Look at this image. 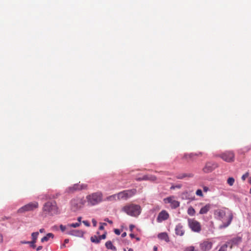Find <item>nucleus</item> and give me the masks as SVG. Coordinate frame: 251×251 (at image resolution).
<instances>
[{
	"label": "nucleus",
	"mask_w": 251,
	"mask_h": 251,
	"mask_svg": "<svg viewBox=\"0 0 251 251\" xmlns=\"http://www.w3.org/2000/svg\"><path fill=\"white\" fill-rule=\"evenodd\" d=\"M215 215L217 218L223 222V225L220 226L221 228H225L228 226L232 220L233 216L232 213L228 210L219 209L215 212Z\"/></svg>",
	"instance_id": "nucleus-1"
},
{
	"label": "nucleus",
	"mask_w": 251,
	"mask_h": 251,
	"mask_svg": "<svg viewBox=\"0 0 251 251\" xmlns=\"http://www.w3.org/2000/svg\"><path fill=\"white\" fill-rule=\"evenodd\" d=\"M122 211L129 216L137 217L141 214L142 208L139 204L129 203L122 207Z\"/></svg>",
	"instance_id": "nucleus-2"
},
{
	"label": "nucleus",
	"mask_w": 251,
	"mask_h": 251,
	"mask_svg": "<svg viewBox=\"0 0 251 251\" xmlns=\"http://www.w3.org/2000/svg\"><path fill=\"white\" fill-rule=\"evenodd\" d=\"M43 212L50 216H53L59 213L58 208L55 201H51L46 202L42 208Z\"/></svg>",
	"instance_id": "nucleus-3"
},
{
	"label": "nucleus",
	"mask_w": 251,
	"mask_h": 251,
	"mask_svg": "<svg viewBox=\"0 0 251 251\" xmlns=\"http://www.w3.org/2000/svg\"><path fill=\"white\" fill-rule=\"evenodd\" d=\"M103 195L101 192L93 193L86 197L88 203L91 205L98 204L102 201Z\"/></svg>",
	"instance_id": "nucleus-4"
},
{
	"label": "nucleus",
	"mask_w": 251,
	"mask_h": 251,
	"mask_svg": "<svg viewBox=\"0 0 251 251\" xmlns=\"http://www.w3.org/2000/svg\"><path fill=\"white\" fill-rule=\"evenodd\" d=\"M136 189L124 190L118 193V201L121 200H126L127 199L136 194Z\"/></svg>",
	"instance_id": "nucleus-5"
},
{
	"label": "nucleus",
	"mask_w": 251,
	"mask_h": 251,
	"mask_svg": "<svg viewBox=\"0 0 251 251\" xmlns=\"http://www.w3.org/2000/svg\"><path fill=\"white\" fill-rule=\"evenodd\" d=\"M39 204L38 202H31L19 208L18 210V212L19 213H23L25 212L33 211L37 208Z\"/></svg>",
	"instance_id": "nucleus-6"
},
{
	"label": "nucleus",
	"mask_w": 251,
	"mask_h": 251,
	"mask_svg": "<svg viewBox=\"0 0 251 251\" xmlns=\"http://www.w3.org/2000/svg\"><path fill=\"white\" fill-rule=\"evenodd\" d=\"M188 223L189 227L191 230L196 232H199L201 230L200 223L194 219H189Z\"/></svg>",
	"instance_id": "nucleus-7"
},
{
	"label": "nucleus",
	"mask_w": 251,
	"mask_h": 251,
	"mask_svg": "<svg viewBox=\"0 0 251 251\" xmlns=\"http://www.w3.org/2000/svg\"><path fill=\"white\" fill-rule=\"evenodd\" d=\"M83 205V202L81 199H75L71 201V208L73 211H76L80 209Z\"/></svg>",
	"instance_id": "nucleus-8"
},
{
	"label": "nucleus",
	"mask_w": 251,
	"mask_h": 251,
	"mask_svg": "<svg viewBox=\"0 0 251 251\" xmlns=\"http://www.w3.org/2000/svg\"><path fill=\"white\" fill-rule=\"evenodd\" d=\"M174 196H170L163 199L165 203H170L171 207L175 209L179 206L180 203L175 200Z\"/></svg>",
	"instance_id": "nucleus-9"
},
{
	"label": "nucleus",
	"mask_w": 251,
	"mask_h": 251,
	"mask_svg": "<svg viewBox=\"0 0 251 251\" xmlns=\"http://www.w3.org/2000/svg\"><path fill=\"white\" fill-rule=\"evenodd\" d=\"M219 157L226 162H230L234 161V154L232 151H228L221 154Z\"/></svg>",
	"instance_id": "nucleus-10"
},
{
	"label": "nucleus",
	"mask_w": 251,
	"mask_h": 251,
	"mask_svg": "<svg viewBox=\"0 0 251 251\" xmlns=\"http://www.w3.org/2000/svg\"><path fill=\"white\" fill-rule=\"evenodd\" d=\"M87 187V185L85 184H75L72 186L69 187L67 191L69 193H73L75 191L86 189Z\"/></svg>",
	"instance_id": "nucleus-11"
},
{
	"label": "nucleus",
	"mask_w": 251,
	"mask_h": 251,
	"mask_svg": "<svg viewBox=\"0 0 251 251\" xmlns=\"http://www.w3.org/2000/svg\"><path fill=\"white\" fill-rule=\"evenodd\" d=\"M218 167L217 164L212 162H207L203 168V171L204 173H208L211 172L215 168Z\"/></svg>",
	"instance_id": "nucleus-12"
},
{
	"label": "nucleus",
	"mask_w": 251,
	"mask_h": 251,
	"mask_svg": "<svg viewBox=\"0 0 251 251\" xmlns=\"http://www.w3.org/2000/svg\"><path fill=\"white\" fill-rule=\"evenodd\" d=\"M169 218V214L168 212L165 210H163L158 214L157 221L158 223H161L163 221L167 220Z\"/></svg>",
	"instance_id": "nucleus-13"
},
{
	"label": "nucleus",
	"mask_w": 251,
	"mask_h": 251,
	"mask_svg": "<svg viewBox=\"0 0 251 251\" xmlns=\"http://www.w3.org/2000/svg\"><path fill=\"white\" fill-rule=\"evenodd\" d=\"M212 242L206 240L200 244V248L201 251H208L212 248Z\"/></svg>",
	"instance_id": "nucleus-14"
},
{
	"label": "nucleus",
	"mask_w": 251,
	"mask_h": 251,
	"mask_svg": "<svg viewBox=\"0 0 251 251\" xmlns=\"http://www.w3.org/2000/svg\"><path fill=\"white\" fill-rule=\"evenodd\" d=\"M241 242L242 238L240 237H236L230 240L227 242V243L228 244L230 249H231L233 247L238 245L241 243Z\"/></svg>",
	"instance_id": "nucleus-15"
},
{
	"label": "nucleus",
	"mask_w": 251,
	"mask_h": 251,
	"mask_svg": "<svg viewBox=\"0 0 251 251\" xmlns=\"http://www.w3.org/2000/svg\"><path fill=\"white\" fill-rule=\"evenodd\" d=\"M185 231L183 229V226L179 224L176 226L175 233L177 235L183 236L184 234Z\"/></svg>",
	"instance_id": "nucleus-16"
},
{
	"label": "nucleus",
	"mask_w": 251,
	"mask_h": 251,
	"mask_svg": "<svg viewBox=\"0 0 251 251\" xmlns=\"http://www.w3.org/2000/svg\"><path fill=\"white\" fill-rule=\"evenodd\" d=\"M194 175L192 173H182L179 174L176 176V178L178 179H182L184 178L185 177H193Z\"/></svg>",
	"instance_id": "nucleus-17"
},
{
	"label": "nucleus",
	"mask_w": 251,
	"mask_h": 251,
	"mask_svg": "<svg viewBox=\"0 0 251 251\" xmlns=\"http://www.w3.org/2000/svg\"><path fill=\"white\" fill-rule=\"evenodd\" d=\"M211 205L209 203L206 204L205 206L202 207L199 213L200 214H206L211 209Z\"/></svg>",
	"instance_id": "nucleus-18"
},
{
	"label": "nucleus",
	"mask_w": 251,
	"mask_h": 251,
	"mask_svg": "<svg viewBox=\"0 0 251 251\" xmlns=\"http://www.w3.org/2000/svg\"><path fill=\"white\" fill-rule=\"evenodd\" d=\"M202 152H199L198 153H191L190 154H185L184 155L183 158L187 159L188 158H192L194 156H201Z\"/></svg>",
	"instance_id": "nucleus-19"
},
{
	"label": "nucleus",
	"mask_w": 251,
	"mask_h": 251,
	"mask_svg": "<svg viewBox=\"0 0 251 251\" xmlns=\"http://www.w3.org/2000/svg\"><path fill=\"white\" fill-rule=\"evenodd\" d=\"M158 237L161 239L165 241L166 242L170 241L169 237L166 232H162L158 235Z\"/></svg>",
	"instance_id": "nucleus-20"
},
{
	"label": "nucleus",
	"mask_w": 251,
	"mask_h": 251,
	"mask_svg": "<svg viewBox=\"0 0 251 251\" xmlns=\"http://www.w3.org/2000/svg\"><path fill=\"white\" fill-rule=\"evenodd\" d=\"M182 198L192 201L194 200L195 197L194 196H190V193L188 192H184L182 194Z\"/></svg>",
	"instance_id": "nucleus-21"
},
{
	"label": "nucleus",
	"mask_w": 251,
	"mask_h": 251,
	"mask_svg": "<svg viewBox=\"0 0 251 251\" xmlns=\"http://www.w3.org/2000/svg\"><path fill=\"white\" fill-rule=\"evenodd\" d=\"M53 237H54V235L52 233H48L46 235V236H44V237H43L41 239V242H47L49 240L50 238H53Z\"/></svg>",
	"instance_id": "nucleus-22"
},
{
	"label": "nucleus",
	"mask_w": 251,
	"mask_h": 251,
	"mask_svg": "<svg viewBox=\"0 0 251 251\" xmlns=\"http://www.w3.org/2000/svg\"><path fill=\"white\" fill-rule=\"evenodd\" d=\"M105 200L107 201H116L118 200V194L107 197Z\"/></svg>",
	"instance_id": "nucleus-23"
},
{
	"label": "nucleus",
	"mask_w": 251,
	"mask_h": 251,
	"mask_svg": "<svg viewBox=\"0 0 251 251\" xmlns=\"http://www.w3.org/2000/svg\"><path fill=\"white\" fill-rule=\"evenodd\" d=\"M69 234L75 236L82 235V232L79 230H74L68 233Z\"/></svg>",
	"instance_id": "nucleus-24"
},
{
	"label": "nucleus",
	"mask_w": 251,
	"mask_h": 251,
	"mask_svg": "<svg viewBox=\"0 0 251 251\" xmlns=\"http://www.w3.org/2000/svg\"><path fill=\"white\" fill-rule=\"evenodd\" d=\"M105 246L108 249H111L114 251L116 250V247L113 245L112 242L110 241L106 242Z\"/></svg>",
	"instance_id": "nucleus-25"
},
{
	"label": "nucleus",
	"mask_w": 251,
	"mask_h": 251,
	"mask_svg": "<svg viewBox=\"0 0 251 251\" xmlns=\"http://www.w3.org/2000/svg\"><path fill=\"white\" fill-rule=\"evenodd\" d=\"M196 211L195 209L192 206L188 208L187 210V213L188 215L191 216H193L195 215Z\"/></svg>",
	"instance_id": "nucleus-26"
},
{
	"label": "nucleus",
	"mask_w": 251,
	"mask_h": 251,
	"mask_svg": "<svg viewBox=\"0 0 251 251\" xmlns=\"http://www.w3.org/2000/svg\"><path fill=\"white\" fill-rule=\"evenodd\" d=\"M90 239H91V242L93 243L98 244V243H99L100 242V240L99 239V236H92L91 237Z\"/></svg>",
	"instance_id": "nucleus-27"
},
{
	"label": "nucleus",
	"mask_w": 251,
	"mask_h": 251,
	"mask_svg": "<svg viewBox=\"0 0 251 251\" xmlns=\"http://www.w3.org/2000/svg\"><path fill=\"white\" fill-rule=\"evenodd\" d=\"M143 180H154L156 179V177L154 176H143Z\"/></svg>",
	"instance_id": "nucleus-28"
},
{
	"label": "nucleus",
	"mask_w": 251,
	"mask_h": 251,
	"mask_svg": "<svg viewBox=\"0 0 251 251\" xmlns=\"http://www.w3.org/2000/svg\"><path fill=\"white\" fill-rule=\"evenodd\" d=\"M39 235V233L38 232H33L31 234L32 241H34V242H36V240L38 238Z\"/></svg>",
	"instance_id": "nucleus-29"
},
{
	"label": "nucleus",
	"mask_w": 251,
	"mask_h": 251,
	"mask_svg": "<svg viewBox=\"0 0 251 251\" xmlns=\"http://www.w3.org/2000/svg\"><path fill=\"white\" fill-rule=\"evenodd\" d=\"M229 246L226 242L225 244L223 245L219 249V251H226L227 247Z\"/></svg>",
	"instance_id": "nucleus-30"
},
{
	"label": "nucleus",
	"mask_w": 251,
	"mask_h": 251,
	"mask_svg": "<svg viewBox=\"0 0 251 251\" xmlns=\"http://www.w3.org/2000/svg\"><path fill=\"white\" fill-rule=\"evenodd\" d=\"M235 180L233 177H229L227 179V182L230 186H232L234 183Z\"/></svg>",
	"instance_id": "nucleus-31"
},
{
	"label": "nucleus",
	"mask_w": 251,
	"mask_h": 251,
	"mask_svg": "<svg viewBox=\"0 0 251 251\" xmlns=\"http://www.w3.org/2000/svg\"><path fill=\"white\" fill-rule=\"evenodd\" d=\"M80 223H76L68 224V226L75 228V227H78L79 226H80Z\"/></svg>",
	"instance_id": "nucleus-32"
},
{
	"label": "nucleus",
	"mask_w": 251,
	"mask_h": 251,
	"mask_svg": "<svg viewBox=\"0 0 251 251\" xmlns=\"http://www.w3.org/2000/svg\"><path fill=\"white\" fill-rule=\"evenodd\" d=\"M196 194L197 196L202 197L203 196L202 191L201 189H198L196 192Z\"/></svg>",
	"instance_id": "nucleus-33"
},
{
	"label": "nucleus",
	"mask_w": 251,
	"mask_h": 251,
	"mask_svg": "<svg viewBox=\"0 0 251 251\" xmlns=\"http://www.w3.org/2000/svg\"><path fill=\"white\" fill-rule=\"evenodd\" d=\"M249 175V173H246L244 175H243L242 176V179L243 180H245V179L248 177Z\"/></svg>",
	"instance_id": "nucleus-34"
},
{
	"label": "nucleus",
	"mask_w": 251,
	"mask_h": 251,
	"mask_svg": "<svg viewBox=\"0 0 251 251\" xmlns=\"http://www.w3.org/2000/svg\"><path fill=\"white\" fill-rule=\"evenodd\" d=\"M181 184H178V185H173L171 187L170 189H175L176 188H180L181 187Z\"/></svg>",
	"instance_id": "nucleus-35"
},
{
	"label": "nucleus",
	"mask_w": 251,
	"mask_h": 251,
	"mask_svg": "<svg viewBox=\"0 0 251 251\" xmlns=\"http://www.w3.org/2000/svg\"><path fill=\"white\" fill-rule=\"evenodd\" d=\"M195 248L194 247H188L187 248H186L184 251H195Z\"/></svg>",
	"instance_id": "nucleus-36"
},
{
	"label": "nucleus",
	"mask_w": 251,
	"mask_h": 251,
	"mask_svg": "<svg viewBox=\"0 0 251 251\" xmlns=\"http://www.w3.org/2000/svg\"><path fill=\"white\" fill-rule=\"evenodd\" d=\"M106 238V233L103 234L99 236V239L100 241L101 239H104Z\"/></svg>",
	"instance_id": "nucleus-37"
},
{
	"label": "nucleus",
	"mask_w": 251,
	"mask_h": 251,
	"mask_svg": "<svg viewBox=\"0 0 251 251\" xmlns=\"http://www.w3.org/2000/svg\"><path fill=\"white\" fill-rule=\"evenodd\" d=\"M100 225H101L99 227V229L100 230H103L104 229L103 226L104 225L106 226V223H100Z\"/></svg>",
	"instance_id": "nucleus-38"
},
{
	"label": "nucleus",
	"mask_w": 251,
	"mask_h": 251,
	"mask_svg": "<svg viewBox=\"0 0 251 251\" xmlns=\"http://www.w3.org/2000/svg\"><path fill=\"white\" fill-rule=\"evenodd\" d=\"M60 228L61 230L63 232L66 230V227L65 226H63L62 225H61L60 226Z\"/></svg>",
	"instance_id": "nucleus-39"
},
{
	"label": "nucleus",
	"mask_w": 251,
	"mask_h": 251,
	"mask_svg": "<svg viewBox=\"0 0 251 251\" xmlns=\"http://www.w3.org/2000/svg\"><path fill=\"white\" fill-rule=\"evenodd\" d=\"M30 243H29V244H30V246L33 248H35L36 247V245L35 244L36 242H34V241H30Z\"/></svg>",
	"instance_id": "nucleus-40"
},
{
	"label": "nucleus",
	"mask_w": 251,
	"mask_h": 251,
	"mask_svg": "<svg viewBox=\"0 0 251 251\" xmlns=\"http://www.w3.org/2000/svg\"><path fill=\"white\" fill-rule=\"evenodd\" d=\"M92 222L94 226H97V222L95 219H93L92 220Z\"/></svg>",
	"instance_id": "nucleus-41"
},
{
	"label": "nucleus",
	"mask_w": 251,
	"mask_h": 251,
	"mask_svg": "<svg viewBox=\"0 0 251 251\" xmlns=\"http://www.w3.org/2000/svg\"><path fill=\"white\" fill-rule=\"evenodd\" d=\"M82 223L87 226H90L89 223L88 221H83L82 222Z\"/></svg>",
	"instance_id": "nucleus-42"
},
{
	"label": "nucleus",
	"mask_w": 251,
	"mask_h": 251,
	"mask_svg": "<svg viewBox=\"0 0 251 251\" xmlns=\"http://www.w3.org/2000/svg\"><path fill=\"white\" fill-rule=\"evenodd\" d=\"M114 232L117 235H120L121 233L120 230L118 229H115L114 230Z\"/></svg>",
	"instance_id": "nucleus-43"
},
{
	"label": "nucleus",
	"mask_w": 251,
	"mask_h": 251,
	"mask_svg": "<svg viewBox=\"0 0 251 251\" xmlns=\"http://www.w3.org/2000/svg\"><path fill=\"white\" fill-rule=\"evenodd\" d=\"M69 242V240L68 239H66L64 240V244L63 245V247H65V244L68 243Z\"/></svg>",
	"instance_id": "nucleus-44"
},
{
	"label": "nucleus",
	"mask_w": 251,
	"mask_h": 251,
	"mask_svg": "<svg viewBox=\"0 0 251 251\" xmlns=\"http://www.w3.org/2000/svg\"><path fill=\"white\" fill-rule=\"evenodd\" d=\"M135 226L133 225H130L129 226V229L131 231H132L133 229L134 228Z\"/></svg>",
	"instance_id": "nucleus-45"
},
{
	"label": "nucleus",
	"mask_w": 251,
	"mask_h": 251,
	"mask_svg": "<svg viewBox=\"0 0 251 251\" xmlns=\"http://www.w3.org/2000/svg\"><path fill=\"white\" fill-rule=\"evenodd\" d=\"M203 189V191L205 192L208 191L209 190V188L206 186H204Z\"/></svg>",
	"instance_id": "nucleus-46"
},
{
	"label": "nucleus",
	"mask_w": 251,
	"mask_h": 251,
	"mask_svg": "<svg viewBox=\"0 0 251 251\" xmlns=\"http://www.w3.org/2000/svg\"><path fill=\"white\" fill-rule=\"evenodd\" d=\"M105 221H107L108 223H109L110 224H112L113 223L112 221L111 220H109L108 219H106L105 220Z\"/></svg>",
	"instance_id": "nucleus-47"
},
{
	"label": "nucleus",
	"mask_w": 251,
	"mask_h": 251,
	"mask_svg": "<svg viewBox=\"0 0 251 251\" xmlns=\"http://www.w3.org/2000/svg\"><path fill=\"white\" fill-rule=\"evenodd\" d=\"M3 241V236L0 233V243L2 242Z\"/></svg>",
	"instance_id": "nucleus-48"
},
{
	"label": "nucleus",
	"mask_w": 251,
	"mask_h": 251,
	"mask_svg": "<svg viewBox=\"0 0 251 251\" xmlns=\"http://www.w3.org/2000/svg\"><path fill=\"white\" fill-rule=\"evenodd\" d=\"M42 248H43L42 246H39V247H37V249H36V250H37V251H40V250H42Z\"/></svg>",
	"instance_id": "nucleus-49"
},
{
	"label": "nucleus",
	"mask_w": 251,
	"mask_h": 251,
	"mask_svg": "<svg viewBox=\"0 0 251 251\" xmlns=\"http://www.w3.org/2000/svg\"><path fill=\"white\" fill-rule=\"evenodd\" d=\"M21 243L22 244H29L30 243V241H22L21 242Z\"/></svg>",
	"instance_id": "nucleus-50"
},
{
	"label": "nucleus",
	"mask_w": 251,
	"mask_h": 251,
	"mask_svg": "<svg viewBox=\"0 0 251 251\" xmlns=\"http://www.w3.org/2000/svg\"><path fill=\"white\" fill-rule=\"evenodd\" d=\"M136 179V180H137V181H141V180H143V177H138V178H137Z\"/></svg>",
	"instance_id": "nucleus-51"
},
{
	"label": "nucleus",
	"mask_w": 251,
	"mask_h": 251,
	"mask_svg": "<svg viewBox=\"0 0 251 251\" xmlns=\"http://www.w3.org/2000/svg\"><path fill=\"white\" fill-rule=\"evenodd\" d=\"M7 219H8V218L6 217H2L1 218V220H2V221L5 220H7ZM0 221H1V220H0Z\"/></svg>",
	"instance_id": "nucleus-52"
},
{
	"label": "nucleus",
	"mask_w": 251,
	"mask_h": 251,
	"mask_svg": "<svg viewBox=\"0 0 251 251\" xmlns=\"http://www.w3.org/2000/svg\"><path fill=\"white\" fill-rule=\"evenodd\" d=\"M81 217H79L77 218V221H78V223H80L81 222Z\"/></svg>",
	"instance_id": "nucleus-53"
},
{
	"label": "nucleus",
	"mask_w": 251,
	"mask_h": 251,
	"mask_svg": "<svg viewBox=\"0 0 251 251\" xmlns=\"http://www.w3.org/2000/svg\"><path fill=\"white\" fill-rule=\"evenodd\" d=\"M153 251H157V247L156 246L153 247Z\"/></svg>",
	"instance_id": "nucleus-54"
},
{
	"label": "nucleus",
	"mask_w": 251,
	"mask_h": 251,
	"mask_svg": "<svg viewBox=\"0 0 251 251\" xmlns=\"http://www.w3.org/2000/svg\"><path fill=\"white\" fill-rule=\"evenodd\" d=\"M39 231H40V232H41V233L44 232H45V229H44V228H41V229L39 230Z\"/></svg>",
	"instance_id": "nucleus-55"
},
{
	"label": "nucleus",
	"mask_w": 251,
	"mask_h": 251,
	"mask_svg": "<svg viewBox=\"0 0 251 251\" xmlns=\"http://www.w3.org/2000/svg\"><path fill=\"white\" fill-rule=\"evenodd\" d=\"M126 235V232H124L122 234V237H125Z\"/></svg>",
	"instance_id": "nucleus-56"
},
{
	"label": "nucleus",
	"mask_w": 251,
	"mask_h": 251,
	"mask_svg": "<svg viewBox=\"0 0 251 251\" xmlns=\"http://www.w3.org/2000/svg\"><path fill=\"white\" fill-rule=\"evenodd\" d=\"M130 236L131 238H134L135 235H134L133 234L131 233V234H130Z\"/></svg>",
	"instance_id": "nucleus-57"
},
{
	"label": "nucleus",
	"mask_w": 251,
	"mask_h": 251,
	"mask_svg": "<svg viewBox=\"0 0 251 251\" xmlns=\"http://www.w3.org/2000/svg\"><path fill=\"white\" fill-rule=\"evenodd\" d=\"M128 251H133V250L132 249L130 248L128 249Z\"/></svg>",
	"instance_id": "nucleus-58"
},
{
	"label": "nucleus",
	"mask_w": 251,
	"mask_h": 251,
	"mask_svg": "<svg viewBox=\"0 0 251 251\" xmlns=\"http://www.w3.org/2000/svg\"><path fill=\"white\" fill-rule=\"evenodd\" d=\"M250 183L251 184V176L250 178Z\"/></svg>",
	"instance_id": "nucleus-59"
},
{
	"label": "nucleus",
	"mask_w": 251,
	"mask_h": 251,
	"mask_svg": "<svg viewBox=\"0 0 251 251\" xmlns=\"http://www.w3.org/2000/svg\"><path fill=\"white\" fill-rule=\"evenodd\" d=\"M136 239H137V240H139V238H136Z\"/></svg>",
	"instance_id": "nucleus-60"
},
{
	"label": "nucleus",
	"mask_w": 251,
	"mask_h": 251,
	"mask_svg": "<svg viewBox=\"0 0 251 251\" xmlns=\"http://www.w3.org/2000/svg\"><path fill=\"white\" fill-rule=\"evenodd\" d=\"M250 192L251 194V188L250 189Z\"/></svg>",
	"instance_id": "nucleus-61"
},
{
	"label": "nucleus",
	"mask_w": 251,
	"mask_h": 251,
	"mask_svg": "<svg viewBox=\"0 0 251 251\" xmlns=\"http://www.w3.org/2000/svg\"><path fill=\"white\" fill-rule=\"evenodd\" d=\"M248 251H251V249L250 250H249Z\"/></svg>",
	"instance_id": "nucleus-62"
}]
</instances>
